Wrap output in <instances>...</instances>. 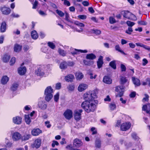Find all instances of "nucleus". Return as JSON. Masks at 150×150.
I'll return each mask as SVG.
<instances>
[{"label":"nucleus","instance_id":"obj_10","mask_svg":"<svg viewBox=\"0 0 150 150\" xmlns=\"http://www.w3.org/2000/svg\"><path fill=\"white\" fill-rule=\"evenodd\" d=\"M21 134L18 132H15L12 134V138L13 141H18L21 138Z\"/></svg>","mask_w":150,"mask_h":150},{"label":"nucleus","instance_id":"obj_56","mask_svg":"<svg viewBox=\"0 0 150 150\" xmlns=\"http://www.w3.org/2000/svg\"><path fill=\"white\" fill-rule=\"evenodd\" d=\"M89 74L90 76V78L91 79H95L97 76V75L96 74H95L94 75V76H93V74L92 72L89 73Z\"/></svg>","mask_w":150,"mask_h":150},{"label":"nucleus","instance_id":"obj_55","mask_svg":"<svg viewBox=\"0 0 150 150\" xmlns=\"http://www.w3.org/2000/svg\"><path fill=\"white\" fill-rule=\"evenodd\" d=\"M59 93H57L54 96V100L56 102H57L59 99Z\"/></svg>","mask_w":150,"mask_h":150},{"label":"nucleus","instance_id":"obj_15","mask_svg":"<svg viewBox=\"0 0 150 150\" xmlns=\"http://www.w3.org/2000/svg\"><path fill=\"white\" fill-rule=\"evenodd\" d=\"M142 110L143 111H145L150 115V104L144 105L142 107Z\"/></svg>","mask_w":150,"mask_h":150},{"label":"nucleus","instance_id":"obj_8","mask_svg":"<svg viewBox=\"0 0 150 150\" xmlns=\"http://www.w3.org/2000/svg\"><path fill=\"white\" fill-rule=\"evenodd\" d=\"M130 126L131 124L130 122L124 123L121 125L120 128L122 130L126 131L128 129Z\"/></svg>","mask_w":150,"mask_h":150},{"label":"nucleus","instance_id":"obj_43","mask_svg":"<svg viewBox=\"0 0 150 150\" xmlns=\"http://www.w3.org/2000/svg\"><path fill=\"white\" fill-rule=\"evenodd\" d=\"M109 107L111 110H113L116 108V105L114 103H111L110 104Z\"/></svg>","mask_w":150,"mask_h":150},{"label":"nucleus","instance_id":"obj_26","mask_svg":"<svg viewBox=\"0 0 150 150\" xmlns=\"http://www.w3.org/2000/svg\"><path fill=\"white\" fill-rule=\"evenodd\" d=\"M76 76L77 79L78 80L81 79L83 77V74L80 71H78L76 73Z\"/></svg>","mask_w":150,"mask_h":150},{"label":"nucleus","instance_id":"obj_57","mask_svg":"<svg viewBox=\"0 0 150 150\" xmlns=\"http://www.w3.org/2000/svg\"><path fill=\"white\" fill-rule=\"evenodd\" d=\"M15 61H16L15 58L14 57H12L10 61V65H13V64H14L15 63Z\"/></svg>","mask_w":150,"mask_h":150},{"label":"nucleus","instance_id":"obj_61","mask_svg":"<svg viewBox=\"0 0 150 150\" xmlns=\"http://www.w3.org/2000/svg\"><path fill=\"white\" fill-rule=\"evenodd\" d=\"M82 4L84 6H88L89 5V3L88 2L86 1H83L82 2Z\"/></svg>","mask_w":150,"mask_h":150},{"label":"nucleus","instance_id":"obj_18","mask_svg":"<svg viewBox=\"0 0 150 150\" xmlns=\"http://www.w3.org/2000/svg\"><path fill=\"white\" fill-rule=\"evenodd\" d=\"M132 80L133 83L135 86H139L140 85V81L139 79L134 77H132Z\"/></svg>","mask_w":150,"mask_h":150},{"label":"nucleus","instance_id":"obj_37","mask_svg":"<svg viewBox=\"0 0 150 150\" xmlns=\"http://www.w3.org/2000/svg\"><path fill=\"white\" fill-rule=\"evenodd\" d=\"M101 143L99 139H97L95 142L96 146L98 148H100L101 147Z\"/></svg>","mask_w":150,"mask_h":150},{"label":"nucleus","instance_id":"obj_12","mask_svg":"<svg viewBox=\"0 0 150 150\" xmlns=\"http://www.w3.org/2000/svg\"><path fill=\"white\" fill-rule=\"evenodd\" d=\"M82 144L83 143L80 140L78 139H76L74 140L73 145L75 147H79L82 146Z\"/></svg>","mask_w":150,"mask_h":150},{"label":"nucleus","instance_id":"obj_35","mask_svg":"<svg viewBox=\"0 0 150 150\" xmlns=\"http://www.w3.org/2000/svg\"><path fill=\"white\" fill-rule=\"evenodd\" d=\"M18 86V85L16 83H13L11 88V90L13 91H14L16 90Z\"/></svg>","mask_w":150,"mask_h":150},{"label":"nucleus","instance_id":"obj_44","mask_svg":"<svg viewBox=\"0 0 150 150\" xmlns=\"http://www.w3.org/2000/svg\"><path fill=\"white\" fill-rule=\"evenodd\" d=\"M47 45L48 46L51 48L54 49L55 47V45L52 42H49L47 43Z\"/></svg>","mask_w":150,"mask_h":150},{"label":"nucleus","instance_id":"obj_2","mask_svg":"<svg viewBox=\"0 0 150 150\" xmlns=\"http://www.w3.org/2000/svg\"><path fill=\"white\" fill-rule=\"evenodd\" d=\"M97 98L96 92L94 91H90L83 95V98L84 101H94V99Z\"/></svg>","mask_w":150,"mask_h":150},{"label":"nucleus","instance_id":"obj_39","mask_svg":"<svg viewBox=\"0 0 150 150\" xmlns=\"http://www.w3.org/2000/svg\"><path fill=\"white\" fill-rule=\"evenodd\" d=\"M127 81V80L126 78L124 77H122L120 78V83L123 84H124Z\"/></svg>","mask_w":150,"mask_h":150},{"label":"nucleus","instance_id":"obj_11","mask_svg":"<svg viewBox=\"0 0 150 150\" xmlns=\"http://www.w3.org/2000/svg\"><path fill=\"white\" fill-rule=\"evenodd\" d=\"M88 87V85L84 83L80 84L78 88V90L79 92H82L86 89Z\"/></svg>","mask_w":150,"mask_h":150},{"label":"nucleus","instance_id":"obj_20","mask_svg":"<svg viewBox=\"0 0 150 150\" xmlns=\"http://www.w3.org/2000/svg\"><path fill=\"white\" fill-rule=\"evenodd\" d=\"M9 80V78L6 75L3 76L1 80V84L5 85L7 83Z\"/></svg>","mask_w":150,"mask_h":150},{"label":"nucleus","instance_id":"obj_42","mask_svg":"<svg viewBox=\"0 0 150 150\" xmlns=\"http://www.w3.org/2000/svg\"><path fill=\"white\" fill-rule=\"evenodd\" d=\"M109 65L113 69H116V65L115 61H113L111 62L109 64Z\"/></svg>","mask_w":150,"mask_h":150},{"label":"nucleus","instance_id":"obj_16","mask_svg":"<svg viewBox=\"0 0 150 150\" xmlns=\"http://www.w3.org/2000/svg\"><path fill=\"white\" fill-rule=\"evenodd\" d=\"M42 132V131L38 128L34 129L31 131L32 134L34 136H38Z\"/></svg>","mask_w":150,"mask_h":150},{"label":"nucleus","instance_id":"obj_34","mask_svg":"<svg viewBox=\"0 0 150 150\" xmlns=\"http://www.w3.org/2000/svg\"><path fill=\"white\" fill-rule=\"evenodd\" d=\"M10 59V57L9 56L5 54L3 57V60L4 62H7L9 61Z\"/></svg>","mask_w":150,"mask_h":150},{"label":"nucleus","instance_id":"obj_41","mask_svg":"<svg viewBox=\"0 0 150 150\" xmlns=\"http://www.w3.org/2000/svg\"><path fill=\"white\" fill-rule=\"evenodd\" d=\"M58 52L59 54L62 56H64L66 55V52L64 50L61 49H59L58 50Z\"/></svg>","mask_w":150,"mask_h":150},{"label":"nucleus","instance_id":"obj_63","mask_svg":"<svg viewBox=\"0 0 150 150\" xmlns=\"http://www.w3.org/2000/svg\"><path fill=\"white\" fill-rule=\"evenodd\" d=\"M138 24L141 25H145L147 24V23L146 22L143 21H138Z\"/></svg>","mask_w":150,"mask_h":150},{"label":"nucleus","instance_id":"obj_7","mask_svg":"<svg viewBox=\"0 0 150 150\" xmlns=\"http://www.w3.org/2000/svg\"><path fill=\"white\" fill-rule=\"evenodd\" d=\"M41 143V140L40 138H38L35 140L32 146L33 148L38 149L40 146Z\"/></svg>","mask_w":150,"mask_h":150},{"label":"nucleus","instance_id":"obj_27","mask_svg":"<svg viewBox=\"0 0 150 150\" xmlns=\"http://www.w3.org/2000/svg\"><path fill=\"white\" fill-rule=\"evenodd\" d=\"M31 137V135L29 134H26L21 137L22 141H26L28 140Z\"/></svg>","mask_w":150,"mask_h":150},{"label":"nucleus","instance_id":"obj_54","mask_svg":"<svg viewBox=\"0 0 150 150\" xmlns=\"http://www.w3.org/2000/svg\"><path fill=\"white\" fill-rule=\"evenodd\" d=\"M58 146L59 145V143L57 141L53 140L52 141V147H54L55 145Z\"/></svg>","mask_w":150,"mask_h":150},{"label":"nucleus","instance_id":"obj_49","mask_svg":"<svg viewBox=\"0 0 150 150\" xmlns=\"http://www.w3.org/2000/svg\"><path fill=\"white\" fill-rule=\"evenodd\" d=\"M109 22L110 24H112L116 23L115 19L112 17H110L109 18Z\"/></svg>","mask_w":150,"mask_h":150},{"label":"nucleus","instance_id":"obj_13","mask_svg":"<svg viewBox=\"0 0 150 150\" xmlns=\"http://www.w3.org/2000/svg\"><path fill=\"white\" fill-rule=\"evenodd\" d=\"M13 121L15 124L19 125L20 124L21 122L22 118L20 117L16 116L13 118Z\"/></svg>","mask_w":150,"mask_h":150},{"label":"nucleus","instance_id":"obj_50","mask_svg":"<svg viewBox=\"0 0 150 150\" xmlns=\"http://www.w3.org/2000/svg\"><path fill=\"white\" fill-rule=\"evenodd\" d=\"M129 18L128 19L132 20H137V18L136 16L132 13H131V14L130 15Z\"/></svg>","mask_w":150,"mask_h":150},{"label":"nucleus","instance_id":"obj_28","mask_svg":"<svg viewBox=\"0 0 150 150\" xmlns=\"http://www.w3.org/2000/svg\"><path fill=\"white\" fill-rule=\"evenodd\" d=\"M6 29V24L5 22L2 23L1 26V32H4L5 31Z\"/></svg>","mask_w":150,"mask_h":150},{"label":"nucleus","instance_id":"obj_19","mask_svg":"<svg viewBox=\"0 0 150 150\" xmlns=\"http://www.w3.org/2000/svg\"><path fill=\"white\" fill-rule=\"evenodd\" d=\"M22 46L18 44H16L14 46V51L16 52H18L21 51L22 49Z\"/></svg>","mask_w":150,"mask_h":150},{"label":"nucleus","instance_id":"obj_53","mask_svg":"<svg viewBox=\"0 0 150 150\" xmlns=\"http://www.w3.org/2000/svg\"><path fill=\"white\" fill-rule=\"evenodd\" d=\"M144 96L145 97L144 98L142 99V101L144 102L145 101H148L149 96L147 94H145Z\"/></svg>","mask_w":150,"mask_h":150},{"label":"nucleus","instance_id":"obj_52","mask_svg":"<svg viewBox=\"0 0 150 150\" xmlns=\"http://www.w3.org/2000/svg\"><path fill=\"white\" fill-rule=\"evenodd\" d=\"M67 88L69 90L72 91L74 90L75 87L74 85L71 84L69 85L68 86Z\"/></svg>","mask_w":150,"mask_h":150},{"label":"nucleus","instance_id":"obj_58","mask_svg":"<svg viewBox=\"0 0 150 150\" xmlns=\"http://www.w3.org/2000/svg\"><path fill=\"white\" fill-rule=\"evenodd\" d=\"M78 17L82 20H84L86 19L87 17L85 15H79L78 16Z\"/></svg>","mask_w":150,"mask_h":150},{"label":"nucleus","instance_id":"obj_22","mask_svg":"<svg viewBox=\"0 0 150 150\" xmlns=\"http://www.w3.org/2000/svg\"><path fill=\"white\" fill-rule=\"evenodd\" d=\"M80 52L82 53H86L88 51L86 50H77L74 49V51L71 52L73 55L79 54V52Z\"/></svg>","mask_w":150,"mask_h":150},{"label":"nucleus","instance_id":"obj_4","mask_svg":"<svg viewBox=\"0 0 150 150\" xmlns=\"http://www.w3.org/2000/svg\"><path fill=\"white\" fill-rule=\"evenodd\" d=\"M124 88L125 87L123 86H119L115 87V91L118 93L116 95L117 97H121L123 96Z\"/></svg>","mask_w":150,"mask_h":150},{"label":"nucleus","instance_id":"obj_3","mask_svg":"<svg viewBox=\"0 0 150 150\" xmlns=\"http://www.w3.org/2000/svg\"><path fill=\"white\" fill-rule=\"evenodd\" d=\"M53 92V89L50 86L47 87L45 91V100L47 102L49 101L52 98Z\"/></svg>","mask_w":150,"mask_h":150},{"label":"nucleus","instance_id":"obj_25","mask_svg":"<svg viewBox=\"0 0 150 150\" xmlns=\"http://www.w3.org/2000/svg\"><path fill=\"white\" fill-rule=\"evenodd\" d=\"M38 105L39 108L42 110H45L47 108V105L45 104L42 101L39 102Z\"/></svg>","mask_w":150,"mask_h":150},{"label":"nucleus","instance_id":"obj_9","mask_svg":"<svg viewBox=\"0 0 150 150\" xmlns=\"http://www.w3.org/2000/svg\"><path fill=\"white\" fill-rule=\"evenodd\" d=\"M72 112L70 110H67L64 113L65 117L67 119L69 120L72 117Z\"/></svg>","mask_w":150,"mask_h":150},{"label":"nucleus","instance_id":"obj_62","mask_svg":"<svg viewBox=\"0 0 150 150\" xmlns=\"http://www.w3.org/2000/svg\"><path fill=\"white\" fill-rule=\"evenodd\" d=\"M142 65L143 66L146 65L148 63L147 60L145 58L143 59Z\"/></svg>","mask_w":150,"mask_h":150},{"label":"nucleus","instance_id":"obj_38","mask_svg":"<svg viewBox=\"0 0 150 150\" xmlns=\"http://www.w3.org/2000/svg\"><path fill=\"white\" fill-rule=\"evenodd\" d=\"M74 24L78 26L81 27H83L85 26L84 24L77 21H75L74 22Z\"/></svg>","mask_w":150,"mask_h":150},{"label":"nucleus","instance_id":"obj_30","mask_svg":"<svg viewBox=\"0 0 150 150\" xmlns=\"http://www.w3.org/2000/svg\"><path fill=\"white\" fill-rule=\"evenodd\" d=\"M131 14V13L128 11H124L123 14V16L124 17L129 19L130 15Z\"/></svg>","mask_w":150,"mask_h":150},{"label":"nucleus","instance_id":"obj_36","mask_svg":"<svg viewBox=\"0 0 150 150\" xmlns=\"http://www.w3.org/2000/svg\"><path fill=\"white\" fill-rule=\"evenodd\" d=\"M25 120L28 124H29L31 122V120L29 115H25Z\"/></svg>","mask_w":150,"mask_h":150},{"label":"nucleus","instance_id":"obj_5","mask_svg":"<svg viewBox=\"0 0 150 150\" xmlns=\"http://www.w3.org/2000/svg\"><path fill=\"white\" fill-rule=\"evenodd\" d=\"M0 10L1 11L2 14L6 15L10 13L11 12V10L10 8L5 6L1 7Z\"/></svg>","mask_w":150,"mask_h":150},{"label":"nucleus","instance_id":"obj_60","mask_svg":"<svg viewBox=\"0 0 150 150\" xmlns=\"http://www.w3.org/2000/svg\"><path fill=\"white\" fill-rule=\"evenodd\" d=\"M74 64L75 63L73 62H68L67 63V66L72 67Z\"/></svg>","mask_w":150,"mask_h":150},{"label":"nucleus","instance_id":"obj_6","mask_svg":"<svg viewBox=\"0 0 150 150\" xmlns=\"http://www.w3.org/2000/svg\"><path fill=\"white\" fill-rule=\"evenodd\" d=\"M83 112L82 109L76 110L75 111L74 113V118L76 120L78 121L81 119V113Z\"/></svg>","mask_w":150,"mask_h":150},{"label":"nucleus","instance_id":"obj_46","mask_svg":"<svg viewBox=\"0 0 150 150\" xmlns=\"http://www.w3.org/2000/svg\"><path fill=\"white\" fill-rule=\"evenodd\" d=\"M84 63L86 65H90L93 63V62L91 61H88L86 60H84L83 61Z\"/></svg>","mask_w":150,"mask_h":150},{"label":"nucleus","instance_id":"obj_1","mask_svg":"<svg viewBox=\"0 0 150 150\" xmlns=\"http://www.w3.org/2000/svg\"><path fill=\"white\" fill-rule=\"evenodd\" d=\"M94 101H84L81 104L82 107L87 112H93L96 109V105Z\"/></svg>","mask_w":150,"mask_h":150},{"label":"nucleus","instance_id":"obj_21","mask_svg":"<svg viewBox=\"0 0 150 150\" xmlns=\"http://www.w3.org/2000/svg\"><path fill=\"white\" fill-rule=\"evenodd\" d=\"M96 55L92 53L87 54L86 57L87 59L92 60L96 59Z\"/></svg>","mask_w":150,"mask_h":150},{"label":"nucleus","instance_id":"obj_33","mask_svg":"<svg viewBox=\"0 0 150 150\" xmlns=\"http://www.w3.org/2000/svg\"><path fill=\"white\" fill-rule=\"evenodd\" d=\"M91 32L93 33H94L96 35H99L101 33V31L98 29H93L91 30Z\"/></svg>","mask_w":150,"mask_h":150},{"label":"nucleus","instance_id":"obj_32","mask_svg":"<svg viewBox=\"0 0 150 150\" xmlns=\"http://www.w3.org/2000/svg\"><path fill=\"white\" fill-rule=\"evenodd\" d=\"M115 49L116 51H118L122 54L124 55L126 54L121 49L120 46L119 45H116L115 47Z\"/></svg>","mask_w":150,"mask_h":150},{"label":"nucleus","instance_id":"obj_48","mask_svg":"<svg viewBox=\"0 0 150 150\" xmlns=\"http://www.w3.org/2000/svg\"><path fill=\"white\" fill-rule=\"evenodd\" d=\"M38 76H43L44 74V73L41 71V70L38 69V71L36 72Z\"/></svg>","mask_w":150,"mask_h":150},{"label":"nucleus","instance_id":"obj_45","mask_svg":"<svg viewBox=\"0 0 150 150\" xmlns=\"http://www.w3.org/2000/svg\"><path fill=\"white\" fill-rule=\"evenodd\" d=\"M56 12L61 17L64 16L65 15L64 13L62 11L58 9L56 10Z\"/></svg>","mask_w":150,"mask_h":150},{"label":"nucleus","instance_id":"obj_24","mask_svg":"<svg viewBox=\"0 0 150 150\" xmlns=\"http://www.w3.org/2000/svg\"><path fill=\"white\" fill-rule=\"evenodd\" d=\"M74 79V76L71 74L65 76L64 78L65 80L67 82L71 81Z\"/></svg>","mask_w":150,"mask_h":150},{"label":"nucleus","instance_id":"obj_17","mask_svg":"<svg viewBox=\"0 0 150 150\" xmlns=\"http://www.w3.org/2000/svg\"><path fill=\"white\" fill-rule=\"evenodd\" d=\"M26 71V69L25 67H21L18 69V73L21 75H23L25 74Z\"/></svg>","mask_w":150,"mask_h":150},{"label":"nucleus","instance_id":"obj_51","mask_svg":"<svg viewBox=\"0 0 150 150\" xmlns=\"http://www.w3.org/2000/svg\"><path fill=\"white\" fill-rule=\"evenodd\" d=\"M126 24L129 26L130 27H132L135 24V23L134 22L129 21H127Z\"/></svg>","mask_w":150,"mask_h":150},{"label":"nucleus","instance_id":"obj_59","mask_svg":"<svg viewBox=\"0 0 150 150\" xmlns=\"http://www.w3.org/2000/svg\"><path fill=\"white\" fill-rule=\"evenodd\" d=\"M131 136L132 138L134 139H137L138 138L137 134L135 132L133 133L132 134Z\"/></svg>","mask_w":150,"mask_h":150},{"label":"nucleus","instance_id":"obj_29","mask_svg":"<svg viewBox=\"0 0 150 150\" xmlns=\"http://www.w3.org/2000/svg\"><path fill=\"white\" fill-rule=\"evenodd\" d=\"M31 36L32 38L34 39H36L38 37V35L36 32L34 30L31 32Z\"/></svg>","mask_w":150,"mask_h":150},{"label":"nucleus","instance_id":"obj_40","mask_svg":"<svg viewBox=\"0 0 150 150\" xmlns=\"http://www.w3.org/2000/svg\"><path fill=\"white\" fill-rule=\"evenodd\" d=\"M65 20L68 22L72 23L73 22L70 19L69 15L67 12H65Z\"/></svg>","mask_w":150,"mask_h":150},{"label":"nucleus","instance_id":"obj_14","mask_svg":"<svg viewBox=\"0 0 150 150\" xmlns=\"http://www.w3.org/2000/svg\"><path fill=\"white\" fill-rule=\"evenodd\" d=\"M103 57L102 56H100L97 61V65L99 69L101 68L103 64Z\"/></svg>","mask_w":150,"mask_h":150},{"label":"nucleus","instance_id":"obj_23","mask_svg":"<svg viewBox=\"0 0 150 150\" xmlns=\"http://www.w3.org/2000/svg\"><path fill=\"white\" fill-rule=\"evenodd\" d=\"M103 82L106 83L110 84L112 82V79L108 76H105L103 79Z\"/></svg>","mask_w":150,"mask_h":150},{"label":"nucleus","instance_id":"obj_47","mask_svg":"<svg viewBox=\"0 0 150 150\" xmlns=\"http://www.w3.org/2000/svg\"><path fill=\"white\" fill-rule=\"evenodd\" d=\"M133 31L132 28V27H129L127 30L125 31V33L129 35H131Z\"/></svg>","mask_w":150,"mask_h":150},{"label":"nucleus","instance_id":"obj_31","mask_svg":"<svg viewBox=\"0 0 150 150\" xmlns=\"http://www.w3.org/2000/svg\"><path fill=\"white\" fill-rule=\"evenodd\" d=\"M67 63L65 62H63L61 63L59 67L62 69H64L67 68Z\"/></svg>","mask_w":150,"mask_h":150},{"label":"nucleus","instance_id":"obj_64","mask_svg":"<svg viewBox=\"0 0 150 150\" xmlns=\"http://www.w3.org/2000/svg\"><path fill=\"white\" fill-rule=\"evenodd\" d=\"M91 131L92 132L93 134H95L97 133V131L94 127H92L91 128Z\"/></svg>","mask_w":150,"mask_h":150}]
</instances>
